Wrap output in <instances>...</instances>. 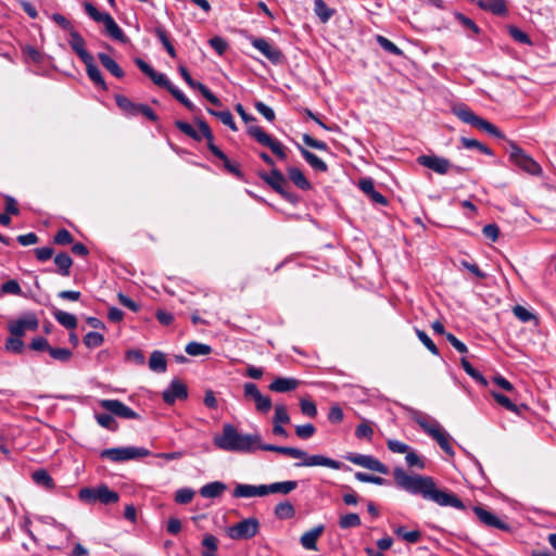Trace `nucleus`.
I'll use <instances>...</instances> for the list:
<instances>
[{"label":"nucleus","mask_w":556,"mask_h":556,"mask_svg":"<svg viewBox=\"0 0 556 556\" xmlns=\"http://www.w3.org/2000/svg\"><path fill=\"white\" fill-rule=\"evenodd\" d=\"M250 42L271 63L279 64L282 62V52L277 47L269 43L266 39L260 37H251Z\"/></svg>","instance_id":"nucleus-12"},{"label":"nucleus","mask_w":556,"mask_h":556,"mask_svg":"<svg viewBox=\"0 0 556 556\" xmlns=\"http://www.w3.org/2000/svg\"><path fill=\"white\" fill-rule=\"evenodd\" d=\"M80 501L86 503L99 502L104 505L116 503L119 500L117 492L109 489L106 484L97 488H83L78 493Z\"/></svg>","instance_id":"nucleus-5"},{"label":"nucleus","mask_w":556,"mask_h":556,"mask_svg":"<svg viewBox=\"0 0 556 556\" xmlns=\"http://www.w3.org/2000/svg\"><path fill=\"white\" fill-rule=\"evenodd\" d=\"M53 317L56 319V321L65 327L66 329H75L77 327V318L75 315L61 311L55 309L53 312Z\"/></svg>","instance_id":"nucleus-36"},{"label":"nucleus","mask_w":556,"mask_h":556,"mask_svg":"<svg viewBox=\"0 0 556 556\" xmlns=\"http://www.w3.org/2000/svg\"><path fill=\"white\" fill-rule=\"evenodd\" d=\"M350 462L382 475H387L389 471L386 465L371 455L350 454Z\"/></svg>","instance_id":"nucleus-18"},{"label":"nucleus","mask_w":556,"mask_h":556,"mask_svg":"<svg viewBox=\"0 0 556 556\" xmlns=\"http://www.w3.org/2000/svg\"><path fill=\"white\" fill-rule=\"evenodd\" d=\"M463 146L467 149H478L479 151H481L482 153L486 154V155H491L492 154V151L491 149H489L486 146H484L483 143L479 142L478 140L476 139H469V138H466V137H463L460 139Z\"/></svg>","instance_id":"nucleus-58"},{"label":"nucleus","mask_w":556,"mask_h":556,"mask_svg":"<svg viewBox=\"0 0 556 556\" xmlns=\"http://www.w3.org/2000/svg\"><path fill=\"white\" fill-rule=\"evenodd\" d=\"M302 459H303V462L295 464V466H298V467H300V466H307V467L325 466V467H329V468H332V469H341L344 466L343 463L334 460V459H331V458H328V457L323 456V455H311V456H308L306 454V456L303 457Z\"/></svg>","instance_id":"nucleus-20"},{"label":"nucleus","mask_w":556,"mask_h":556,"mask_svg":"<svg viewBox=\"0 0 556 556\" xmlns=\"http://www.w3.org/2000/svg\"><path fill=\"white\" fill-rule=\"evenodd\" d=\"M167 90L170 92V94L179 101L184 106H186L189 111H194L195 105L184 94V92L170 84L167 88Z\"/></svg>","instance_id":"nucleus-46"},{"label":"nucleus","mask_w":556,"mask_h":556,"mask_svg":"<svg viewBox=\"0 0 556 556\" xmlns=\"http://www.w3.org/2000/svg\"><path fill=\"white\" fill-rule=\"evenodd\" d=\"M374 434L371 424L367 420L361 422L355 429V437L359 440L370 441Z\"/></svg>","instance_id":"nucleus-48"},{"label":"nucleus","mask_w":556,"mask_h":556,"mask_svg":"<svg viewBox=\"0 0 556 556\" xmlns=\"http://www.w3.org/2000/svg\"><path fill=\"white\" fill-rule=\"evenodd\" d=\"M86 13L96 22L103 23L106 34L115 40L125 42L127 40L122 28L116 24L114 18L105 12H99L94 5L89 2L85 3Z\"/></svg>","instance_id":"nucleus-4"},{"label":"nucleus","mask_w":556,"mask_h":556,"mask_svg":"<svg viewBox=\"0 0 556 556\" xmlns=\"http://www.w3.org/2000/svg\"><path fill=\"white\" fill-rule=\"evenodd\" d=\"M207 112L217 117L224 125L228 126L231 130L237 131V125L233 121V116L230 111H215L213 109H207Z\"/></svg>","instance_id":"nucleus-40"},{"label":"nucleus","mask_w":556,"mask_h":556,"mask_svg":"<svg viewBox=\"0 0 556 556\" xmlns=\"http://www.w3.org/2000/svg\"><path fill=\"white\" fill-rule=\"evenodd\" d=\"M361 191L374 203L381 206H387L389 201L388 199L376 190L374 180L370 177H364L357 182Z\"/></svg>","instance_id":"nucleus-17"},{"label":"nucleus","mask_w":556,"mask_h":556,"mask_svg":"<svg viewBox=\"0 0 556 556\" xmlns=\"http://www.w3.org/2000/svg\"><path fill=\"white\" fill-rule=\"evenodd\" d=\"M98 58L101 64L116 78H123L125 73L122 67L108 54L99 53Z\"/></svg>","instance_id":"nucleus-34"},{"label":"nucleus","mask_w":556,"mask_h":556,"mask_svg":"<svg viewBox=\"0 0 556 556\" xmlns=\"http://www.w3.org/2000/svg\"><path fill=\"white\" fill-rule=\"evenodd\" d=\"M288 177L289 179L300 189L308 190L311 188V184L305 178L304 174L298 167H289L288 168Z\"/></svg>","instance_id":"nucleus-35"},{"label":"nucleus","mask_w":556,"mask_h":556,"mask_svg":"<svg viewBox=\"0 0 556 556\" xmlns=\"http://www.w3.org/2000/svg\"><path fill=\"white\" fill-rule=\"evenodd\" d=\"M96 420L97 422L111 431L117 430V424L113 417V414H96Z\"/></svg>","instance_id":"nucleus-52"},{"label":"nucleus","mask_w":556,"mask_h":556,"mask_svg":"<svg viewBox=\"0 0 556 556\" xmlns=\"http://www.w3.org/2000/svg\"><path fill=\"white\" fill-rule=\"evenodd\" d=\"M244 396L252 399L255 403V409L261 414H267L271 408L269 396L263 395L257 386L253 382H247L243 386Z\"/></svg>","instance_id":"nucleus-11"},{"label":"nucleus","mask_w":556,"mask_h":556,"mask_svg":"<svg viewBox=\"0 0 556 556\" xmlns=\"http://www.w3.org/2000/svg\"><path fill=\"white\" fill-rule=\"evenodd\" d=\"M100 406L109 413L124 419H139L140 416L134 409L118 400H101Z\"/></svg>","instance_id":"nucleus-13"},{"label":"nucleus","mask_w":556,"mask_h":556,"mask_svg":"<svg viewBox=\"0 0 556 556\" xmlns=\"http://www.w3.org/2000/svg\"><path fill=\"white\" fill-rule=\"evenodd\" d=\"M460 364L466 374L469 375L473 380H476L482 386L488 384L486 379L476 368L471 366L467 358L463 357L460 359Z\"/></svg>","instance_id":"nucleus-45"},{"label":"nucleus","mask_w":556,"mask_h":556,"mask_svg":"<svg viewBox=\"0 0 556 556\" xmlns=\"http://www.w3.org/2000/svg\"><path fill=\"white\" fill-rule=\"evenodd\" d=\"M213 442L219 450L253 454L261 446V435L257 433H241L231 424H225L220 434L215 435Z\"/></svg>","instance_id":"nucleus-2"},{"label":"nucleus","mask_w":556,"mask_h":556,"mask_svg":"<svg viewBox=\"0 0 556 556\" xmlns=\"http://www.w3.org/2000/svg\"><path fill=\"white\" fill-rule=\"evenodd\" d=\"M260 522L256 518H247L231 526L227 534L232 540H249L257 534Z\"/></svg>","instance_id":"nucleus-8"},{"label":"nucleus","mask_w":556,"mask_h":556,"mask_svg":"<svg viewBox=\"0 0 556 556\" xmlns=\"http://www.w3.org/2000/svg\"><path fill=\"white\" fill-rule=\"evenodd\" d=\"M299 386V380L289 377H278L269 384V390L278 393H286L295 390Z\"/></svg>","instance_id":"nucleus-26"},{"label":"nucleus","mask_w":556,"mask_h":556,"mask_svg":"<svg viewBox=\"0 0 556 556\" xmlns=\"http://www.w3.org/2000/svg\"><path fill=\"white\" fill-rule=\"evenodd\" d=\"M185 351L190 356H202L208 355L212 351V348L208 344L192 341L186 345Z\"/></svg>","instance_id":"nucleus-39"},{"label":"nucleus","mask_w":556,"mask_h":556,"mask_svg":"<svg viewBox=\"0 0 556 556\" xmlns=\"http://www.w3.org/2000/svg\"><path fill=\"white\" fill-rule=\"evenodd\" d=\"M417 163L440 175H445L451 168L450 161L438 155H420L417 157Z\"/></svg>","instance_id":"nucleus-15"},{"label":"nucleus","mask_w":556,"mask_h":556,"mask_svg":"<svg viewBox=\"0 0 556 556\" xmlns=\"http://www.w3.org/2000/svg\"><path fill=\"white\" fill-rule=\"evenodd\" d=\"M149 368L155 372H165L167 369L165 354L161 351H153L149 358Z\"/></svg>","instance_id":"nucleus-33"},{"label":"nucleus","mask_w":556,"mask_h":556,"mask_svg":"<svg viewBox=\"0 0 556 556\" xmlns=\"http://www.w3.org/2000/svg\"><path fill=\"white\" fill-rule=\"evenodd\" d=\"M176 127L184 132L186 136L192 138L195 141H201L203 138L201 131H197L189 123L184 121H176L175 122Z\"/></svg>","instance_id":"nucleus-47"},{"label":"nucleus","mask_w":556,"mask_h":556,"mask_svg":"<svg viewBox=\"0 0 556 556\" xmlns=\"http://www.w3.org/2000/svg\"><path fill=\"white\" fill-rule=\"evenodd\" d=\"M39 326L37 316L31 313H25L15 320L8 324V330L13 337H23L26 331H35Z\"/></svg>","instance_id":"nucleus-9"},{"label":"nucleus","mask_w":556,"mask_h":556,"mask_svg":"<svg viewBox=\"0 0 556 556\" xmlns=\"http://www.w3.org/2000/svg\"><path fill=\"white\" fill-rule=\"evenodd\" d=\"M477 5L498 16L506 15L508 11L506 0H479Z\"/></svg>","instance_id":"nucleus-28"},{"label":"nucleus","mask_w":556,"mask_h":556,"mask_svg":"<svg viewBox=\"0 0 556 556\" xmlns=\"http://www.w3.org/2000/svg\"><path fill=\"white\" fill-rule=\"evenodd\" d=\"M508 33L515 41H517L519 43H523V45H529V46L532 45V41L529 38V36L525 31H522L520 28H518L516 26H509Z\"/></svg>","instance_id":"nucleus-57"},{"label":"nucleus","mask_w":556,"mask_h":556,"mask_svg":"<svg viewBox=\"0 0 556 556\" xmlns=\"http://www.w3.org/2000/svg\"><path fill=\"white\" fill-rule=\"evenodd\" d=\"M491 395L496 401L497 404L505 407L507 410L519 414V408L516 404H514L510 399H508L506 395L492 391Z\"/></svg>","instance_id":"nucleus-50"},{"label":"nucleus","mask_w":556,"mask_h":556,"mask_svg":"<svg viewBox=\"0 0 556 556\" xmlns=\"http://www.w3.org/2000/svg\"><path fill=\"white\" fill-rule=\"evenodd\" d=\"M194 496V491L189 488H181L175 493V501L178 504H188L192 501Z\"/></svg>","instance_id":"nucleus-60"},{"label":"nucleus","mask_w":556,"mask_h":556,"mask_svg":"<svg viewBox=\"0 0 556 556\" xmlns=\"http://www.w3.org/2000/svg\"><path fill=\"white\" fill-rule=\"evenodd\" d=\"M275 515L279 519H291L295 515V509L290 502H281L276 505Z\"/></svg>","instance_id":"nucleus-42"},{"label":"nucleus","mask_w":556,"mask_h":556,"mask_svg":"<svg viewBox=\"0 0 556 556\" xmlns=\"http://www.w3.org/2000/svg\"><path fill=\"white\" fill-rule=\"evenodd\" d=\"M315 427L313 424H305L295 427V434L301 439H309L315 433Z\"/></svg>","instance_id":"nucleus-63"},{"label":"nucleus","mask_w":556,"mask_h":556,"mask_svg":"<svg viewBox=\"0 0 556 556\" xmlns=\"http://www.w3.org/2000/svg\"><path fill=\"white\" fill-rule=\"evenodd\" d=\"M298 486L296 481H282L275 482L271 484H265L266 495L270 493H280V494H289Z\"/></svg>","instance_id":"nucleus-32"},{"label":"nucleus","mask_w":556,"mask_h":556,"mask_svg":"<svg viewBox=\"0 0 556 556\" xmlns=\"http://www.w3.org/2000/svg\"><path fill=\"white\" fill-rule=\"evenodd\" d=\"M54 264L58 266V273L64 277L70 276V269L73 261L67 253H59L54 256Z\"/></svg>","instance_id":"nucleus-38"},{"label":"nucleus","mask_w":556,"mask_h":556,"mask_svg":"<svg viewBox=\"0 0 556 556\" xmlns=\"http://www.w3.org/2000/svg\"><path fill=\"white\" fill-rule=\"evenodd\" d=\"M452 112L465 124H469L495 138H504L503 132L489 121L476 115L467 105H454Z\"/></svg>","instance_id":"nucleus-3"},{"label":"nucleus","mask_w":556,"mask_h":556,"mask_svg":"<svg viewBox=\"0 0 556 556\" xmlns=\"http://www.w3.org/2000/svg\"><path fill=\"white\" fill-rule=\"evenodd\" d=\"M188 396V390L185 383L178 379L172 380L167 389L163 391V400L166 404H174L176 400H185Z\"/></svg>","instance_id":"nucleus-19"},{"label":"nucleus","mask_w":556,"mask_h":556,"mask_svg":"<svg viewBox=\"0 0 556 556\" xmlns=\"http://www.w3.org/2000/svg\"><path fill=\"white\" fill-rule=\"evenodd\" d=\"M314 12L323 23H326L331 18L334 11L328 8L324 0H314Z\"/></svg>","instance_id":"nucleus-41"},{"label":"nucleus","mask_w":556,"mask_h":556,"mask_svg":"<svg viewBox=\"0 0 556 556\" xmlns=\"http://www.w3.org/2000/svg\"><path fill=\"white\" fill-rule=\"evenodd\" d=\"M254 106H255L256 111L261 115H263L268 122H274L276 115H275L274 110L270 106L266 105L262 101H256Z\"/></svg>","instance_id":"nucleus-62"},{"label":"nucleus","mask_w":556,"mask_h":556,"mask_svg":"<svg viewBox=\"0 0 556 556\" xmlns=\"http://www.w3.org/2000/svg\"><path fill=\"white\" fill-rule=\"evenodd\" d=\"M289 421H290V417L287 412V407L283 404H276L273 424L274 425H283V424H288Z\"/></svg>","instance_id":"nucleus-55"},{"label":"nucleus","mask_w":556,"mask_h":556,"mask_svg":"<svg viewBox=\"0 0 556 556\" xmlns=\"http://www.w3.org/2000/svg\"><path fill=\"white\" fill-rule=\"evenodd\" d=\"M258 450L280 453L292 458H303L306 456V452L296 447L279 446L275 444H263L262 442L261 446H258Z\"/></svg>","instance_id":"nucleus-25"},{"label":"nucleus","mask_w":556,"mask_h":556,"mask_svg":"<svg viewBox=\"0 0 556 556\" xmlns=\"http://www.w3.org/2000/svg\"><path fill=\"white\" fill-rule=\"evenodd\" d=\"M394 480L405 491L412 494H420L425 500L432 501L440 506L465 508L463 502L455 494L437 489L431 477L409 476L402 468H395Z\"/></svg>","instance_id":"nucleus-1"},{"label":"nucleus","mask_w":556,"mask_h":556,"mask_svg":"<svg viewBox=\"0 0 556 556\" xmlns=\"http://www.w3.org/2000/svg\"><path fill=\"white\" fill-rule=\"evenodd\" d=\"M262 179L266 181L275 191L280 194H286L283 187L287 185V180L282 173L276 167L271 168L270 173L262 174Z\"/></svg>","instance_id":"nucleus-24"},{"label":"nucleus","mask_w":556,"mask_h":556,"mask_svg":"<svg viewBox=\"0 0 556 556\" xmlns=\"http://www.w3.org/2000/svg\"><path fill=\"white\" fill-rule=\"evenodd\" d=\"M227 485L220 481L210 482L200 489V495L204 498H215L222 495Z\"/></svg>","instance_id":"nucleus-30"},{"label":"nucleus","mask_w":556,"mask_h":556,"mask_svg":"<svg viewBox=\"0 0 556 556\" xmlns=\"http://www.w3.org/2000/svg\"><path fill=\"white\" fill-rule=\"evenodd\" d=\"M232 496L236 498L266 496L265 484L252 485V484L238 483L233 489Z\"/></svg>","instance_id":"nucleus-21"},{"label":"nucleus","mask_w":556,"mask_h":556,"mask_svg":"<svg viewBox=\"0 0 556 556\" xmlns=\"http://www.w3.org/2000/svg\"><path fill=\"white\" fill-rule=\"evenodd\" d=\"M325 527L319 525L302 534L300 542L305 549L316 551L317 540L323 534Z\"/></svg>","instance_id":"nucleus-27"},{"label":"nucleus","mask_w":556,"mask_h":556,"mask_svg":"<svg viewBox=\"0 0 556 556\" xmlns=\"http://www.w3.org/2000/svg\"><path fill=\"white\" fill-rule=\"evenodd\" d=\"M416 334L422 344L433 354L439 355V350L429 336L424 331L416 329Z\"/></svg>","instance_id":"nucleus-61"},{"label":"nucleus","mask_w":556,"mask_h":556,"mask_svg":"<svg viewBox=\"0 0 556 556\" xmlns=\"http://www.w3.org/2000/svg\"><path fill=\"white\" fill-rule=\"evenodd\" d=\"M299 149H300L302 156L315 170H318V172L327 170V164L320 157H318L316 154L309 152L308 150H306L302 147H299Z\"/></svg>","instance_id":"nucleus-37"},{"label":"nucleus","mask_w":556,"mask_h":556,"mask_svg":"<svg viewBox=\"0 0 556 556\" xmlns=\"http://www.w3.org/2000/svg\"><path fill=\"white\" fill-rule=\"evenodd\" d=\"M50 356L56 361L62 363H66L71 359L73 353L70 349L66 348H50L49 352Z\"/></svg>","instance_id":"nucleus-53"},{"label":"nucleus","mask_w":556,"mask_h":556,"mask_svg":"<svg viewBox=\"0 0 556 556\" xmlns=\"http://www.w3.org/2000/svg\"><path fill=\"white\" fill-rule=\"evenodd\" d=\"M33 480L38 484L46 489H52L54 486L53 479L45 469H39L34 471Z\"/></svg>","instance_id":"nucleus-44"},{"label":"nucleus","mask_w":556,"mask_h":556,"mask_svg":"<svg viewBox=\"0 0 556 556\" xmlns=\"http://www.w3.org/2000/svg\"><path fill=\"white\" fill-rule=\"evenodd\" d=\"M22 337H9L5 340V350L10 353L21 354L24 351V342L21 339Z\"/></svg>","instance_id":"nucleus-51"},{"label":"nucleus","mask_w":556,"mask_h":556,"mask_svg":"<svg viewBox=\"0 0 556 556\" xmlns=\"http://www.w3.org/2000/svg\"><path fill=\"white\" fill-rule=\"evenodd\" d=\"M150 451L143 447L124 446L105 448L100 453L102 458H108L114 463H122L135 458L146 457Z\"/></svg>","instance_id":"nucleus-7"},{"label":"nucleus","mask_w":556,"mask_h":556,"mask_svg":"<svg viewBox=\"0 0 556 556\" xmlns=\"http://www.w3.org/2000/svg\"><path fill=\"white\" fill-rule=\"evenodd\" d=\"M179 72L186 84L192 88L197 89L201 92V94L212 104L222 105L220 100L202 83L194 80L188 70L185 66H179Z\"/></svg>","instance_id":"nucleus-16"},{"label":"nucleus","mask_w":556,"mask_h":556,"mask_svg":"<svg viewBox=\"0 0 556 556\" xmlns=\"http://www.w3.org/2000/svg\"><path fill=\"white\" fill-rule=\"evenodd\" d=\"M376 40H377L378 45L384 51L389 52L390 54H393V55H402L403 54V51L388 38H386L381 35H378L376 37Z\"/></svg>","instance_id":"nucleus-49"},{"label":"nucleus","mask_w":556,"mask_h":556,"mask_svg":"<svg viewBox=\"0 0 556 556\" xmlns=\"http://www.w3.org/2000/svg\"><path fill=\"white\" fill-rule=\"evenodd\" d=\"M115 101L117 106L127 115L129 116H137L139 115V108L141 103H135L130 99H128L125 96H116Z\"/></svg>","instance_id":"nucleus-31"},{"label":"nucleus","mask_w":556,"mask_h":556,"mask_svg":"<svg viewBox=\"0 0 556 556\" xmlns=\"http://www.w3.org/2000/svg\"><path fill=\"white\" fill-rule=\"evenodd\" d=\"M509 159L521 170L530 175L540 176L542 174L540 164L514 142H510Z\"/></svg>","instance_id":"nucleus-6"},{"label":"nucleus","mask_w":556,"mask_h":556,"mask_svg":"<svg viewBox=\"0 0 556 556\" xmlns=\"http://www.w3.org/2000/svg\"><path fill=\"white\" fill-rule=\"evenodd\" d=\"M70 37L68 43L79 59L83 62H85V60H91L92 55L86 50V42L81 35L77 30L71 29Z\"/></svg>","instance_id":"nucleus-23"},{"label":"nucleus","mask_w":556,"mask_h":556,"mask_svg":"<svg viewBox=\"0 0 556 556\" xmlns=\"http://www.w3.org/2000/svg\"><path fill=\"white\" fill-rule=\"evenodd\" d=\"M84 344L89 349H94L102 345L104 338L101 333L90 331L84 337Z\"/></svg>","instance_id":"nucleus-56"},{"label":"nucleus","mask_w":556,"mask_h":556,"mask_svg":"<svg viewBox=\"0 0 556 556\" xmlns=\"http://www.w3.org/2000/svg\"><path fill=\"white\" fill-rule=\"evenodd\" d=\"M473 513L478 517L479 521L483 523L485 527L498 529L505 532H510L511 530V527L507 522L503 521L492 511L481 506H475Z\"/></svg>","instance_id":"nucleus-14"},{"label":"nucleus","mask_w":556,"mask_h":556,"mask_svg":"<svg viewBox=\"0 0 556 556\" xmlns=\"http://www.w3.org/2000/svg\"><path fill=\"white\" fill-rule=\"evenodd\" d=\"M197 124L203 138L207 141L208 150L220 161L226 160L227 155L214 143V136L207 123L202 119H198Z\"/></svg>","instance_id":"nucleus-22"},{"label":"nucleus","mask_w":556,"mask_h":556,"mask_svg":"<svg viewBox=\"0 0 556 556\" xmlns=\"http://www.w3.org/2000/svg\"><path fill=\"white\" fill-rule=\"evenodd\" d=\"M431 437L438 442L440 447L448 455H454V450L448 441L447 434L442 431L441 429L439 431H431Z\"/></svg>","instance_id":"nucleus-43"},{"label":"nucleus","mask_w":556,"mask_h":556,"mask_svg":"<svg viewBox=\"0 0 556 556\" xmlns=\"http://www.w3.org/2000/svg\"><path fill=\"white\" fill-rule=\"evenodd\" d=\"M84 64L86 65V72L90 80L102 90H106L108 86L102 77L101 71L94 64L93 56L91 60H85Z\"/></svg>","instance_id":"nucleus-29"},{"label":"nucleus","mask_w":556,"mask_h":556,"mask_svg":"<svg viewBox=\"0 0 556 556\" xmlns=\"http://www.w3.org/2000/svg\"><path fill=\"white\" fill-rule=\"evenodd\" d=\"M248 134L258 143L268 147L279 159L283 160L287 157L282 143L279 140L271 138L260 126H250L248 128Z\"/></svg>","instance_id":"nucleus-10"},{"label":"nucleus","mask_w":556,"mask_h":556,"mask_svg":"<svg viewBox=\"0 0 556 556\" xmlns=\"http://www.w3.org/2000/svg\"><path fill=\"white\" fill-rule=\"evenodd\" d=\"M513 313L522 323L536 320L535 315L521 305L514 306Z\"/></svg>","instance_id":"nucleus-59"},{"label":"nucleus","mask_w":556,"mask_h":556,"mask_svg":"<svg viewBox=\"0 0 556 556\" xmlns=\"http://www.w3.org/2000/svg\"><path fill=\"white\" fill-rule=\"evenodd\" d=\"M1 294L22 295L23 291L17 280L11 279L2 283Z\"/></svg>","instance_id":"nucleus-54"},{"label":"nucleus","mask_w":556,"mask_h":556,"mask_svg":"<svg viewBox=\"0 0 556 556\" xmlns=\"http://www.w3.org/2000/svg\"><path fill=\"white\" fill-rule=\"evenodd\" d=\"M54 243L60 245L71 244L73 242V236L66 229H60L54 236Z\"/></svg>","instance_id":"nucleus-64"}]
</instances>
